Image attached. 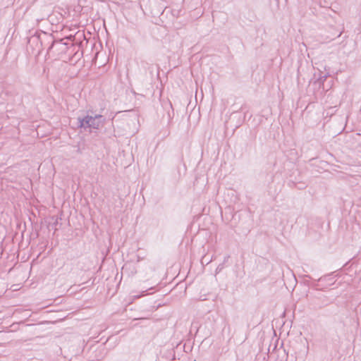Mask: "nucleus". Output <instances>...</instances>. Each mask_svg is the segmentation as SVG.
<instances>
[{
    "label": "nucleus",
    "mask_w": 361,
    "mask_h": 361,
    "mask_svg": "<svg viewBox=\"0 0 361 361\" xmlns=\"http://www.w3.org/2000/svg\"><path fill=\"white\" fill-rule=\"evenodd\" d=\"M104 121L105 119L102 115H95L94 116L87 115L82 118H78L79 126L85 129H99L103 126Z\"/></svg>",
    "instance_id": "obj_1"
}]
</instances>
